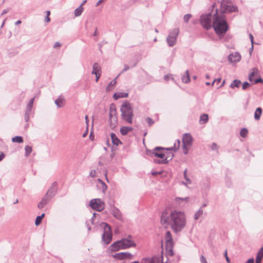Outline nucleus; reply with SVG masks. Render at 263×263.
Returning a JSON list of instances; mask_svg holds the SVG:
<instances>
[{"mask_svg":"<svg viewBox=\"0 0 263 263\" xmlns=\"http://www.w3.org/2000/svg\"><path fill=\"white\" fill-rule=\"evenodd\" d=\"M100 227L103 229L104 232L102 235V240L106 244H109L112 240V233L110 227L105 222L100 224Z\"/></svg>","mask_w":263,"mask_h":263,"instance_id":"39448f33","label":"nucleus"},{"mask_svg":"<svg viewBox=\"0 0 263 263\" xmlns=\"http://www.w3.org/2000/svg\"><path fill=\"white\" fill-rule=\"evenodd\" d=\"M175 200L179 204H181L183 202L187 203L189 201V198L185 197L183 198L180 197H176Z\"/></svg>","mask_w":263,"mask_h":263,"instance_id":"bb28decb","label":"nucleus"},{"mask_svg":"<svg viewBox=\"0 0 263 263\" xmlns=\"http://www.w3.org/2000/svg\"><path fill=\"white\" fill-rule=\"evenodd\" d=\"M208 115L207 114H203L201 116L200 119V124H204L207 122L208 121Z\"/></svg>","mask_w":263,"mask_h":263,"instance_id":"c85d7f7f","label":"nucleus"},{"mask_svg":"<svg viewBox=\"0 0 263 263\" xmlns=\"http://www.w3.org/2000/svg\"><path fill=\"white\" fill-rule=\"evenodd\" d=\"M85 120H86V123L87 125L88 126V117L87 115L85 116Z\"/></svg>","mask_w":263,"mask_h":263,"instance_id":"864d4df0","label":"nucleus"},{"mask_svg":"<svg viewBox=\"0 0 263 263\" xmlns=\"http://www.w3.org/2000/svg\"><path fill=\"white\" fill-rule=\"evenodd\" d=\"M89 205L92 209L99 212L103 211L105 208V203L99 198L92 199Z\"/></svg>","mask_w":263,"mask_h":263,"instance_id":"1a4fd4ad","label":"nucleus"},{"mask_svg":"<svg viewBox=\"0 0 263 263\" xmlns=\"http://www.w3.org/2000/svg\"><path fill=\"white\" fill-rule=\"evenodd\" d=\"M180 141L179 140H177L174 143V147L172 148L174 151H177L180 147Z\"/></svg>","mask_w":263,"mask_h":263,"instance_id":"f704fd0d","label":"nucleus"},{"mask_svg":"<svg viewBox=\"0 0 263 263\" xmlns=\"http://www.w3.org/2000/svg\"><path fill=\"white\" fill-rule=\"evenodd\" d=\"M212 27L218 35H223L228 29L225 16L223 14L218 13L217 9L216 13L212 16Z\"/></svg>","mask_w":263,"mask_h":263,"instance_id":"f03ea898","label":"nucleus"},{"mask_svg":"<svg viewBox=\"0 0 263 263\" xmlns=\"http://www.w3.org/2000/svg\"><path fill=\"white\" fill-rule=\"evenodd\" d=\"M12 141L13 142L21 143L23 142V139L21 136H15L12 138Z\"/></svg>","mask_w":263,"mask_h":263,"instance_id":"2f4dec72","label":"nucleus"},{"mask_svg":"<svg viewBox=\"0 0 263 263\" xmlns=\"http://www.w3.org/2000/svg\"><path fill=\"white\" fill-rule=\"evenodd\" d=\"M263 257V247L260 248L258 251L256 258V263H261Z\"/></svg>","mask_w":263,"mask_h":263,"instance_id":"5701e85b","label":"nucleus"},{"mask_svg":"<svg viewBox=\"0 0 263 263\" xmlns=\"http://www.w3.org/2000/svg\"><path fill=\"white\" fill-rule=\"evenodd\" d=\"M33 101H34V98H32V99H31L30 100L28 105H29L30 107H31V106H32V104H33Z\"/></svg>","mask_w":263,"mask_h":263,"instance_id":"de8ad7c7","label":"nucleus"},{"mask_svg":"<svg viewBox=\"0 0 263 263\" xmlns=\"http://www.w3.org/2000/svg\"><path fill=\"white\" fill-rule=\"evenodd\" d=\"M259 72L258 70L256 68H253L252 69V72L250 74L249 76V79L251 82H255V83L259 82V81H261V80L257 79V78L259 77Z\"/></svg>","mask_w":263,"mask_h":263,"instance_id":"2eb2a0df","label":"nucleus"},{"mask_svg":"<svg viewBox=\"0 0 263 263\" xmlns=\"http://www.w3.org/2000/svg\"><path fill=\"white\" fill-rule=\"evenodd\" d=\"M25 149L26 156H28L32 151V147L28 145L25 147Z\"/></svg>","mask_w":263,"mask_h":263,"instance_id":"e433bc0d","label":"nucleus"},{"mask_svg":"<svg viewBox=\"0 0 263 263\" xmlns=\"http://www.w3.org/2000/svg\"><path fill=\"white\" fill-rule=\"evenodd\" d=\"M112 257L116 260H125L127 259H132L133 255L129 252L117 253L111 255Z\"/></svg>","mask_w":263,"mask_h":263,"instance_id":"ddd939ff","label":"nucleus"},{"mask_svg":"<svg viewBox=\"0 0 263 263\" xmlns=\"http://www.w3.org/2000/svg\"><path fill=\"white\" fill-rule=\"evenodd\" d=\"M164 240L165 243V249L168 255L173 256L174 254L173 248L174 247V241L172 235L170 231H166L164 235Z\"/></svg>","mask_w":263,"mask_h":263,"instance_id":"423d86ee","label":"nucleus"},{"mask_svg":"<svg viewBox=\"0 0 263 263\" xmlns=\"http://www.w3.org/2000/svg\"><path fill=\"white\" fill-rule=\"evenodd\" d=\"M119 241L120 243L122 249H126L136 246V243L133 241L132 237L130 236H129L126 238H124Z\"/></svg>","mask_w":263,"mask_h":263,"instance_id":"f8f14e48","label":"nucleus"},{"mask_svg":"<svg viewBox=\"0 0 263 263\" xmlns=\"http://www.w3.org/2000/svg\"><path fill=\"white\" fill-rule=\"evenodd\" d=\"M183 174H184V179H185V180L187 182V183L188 184H190L191 183V180L189 179V178L187 176L186 170H185L184 171Z\"/></svg>","mask_w":263,"mask_h":263,"instance_id":"4c0bfd02","label":"nucleus"},{"mask_svg":"<svg viewBox=\"0 0 263 263\" xmlns=\"http://www.w3.org/2000/svg\"><path fill=\"white\" fill-rule=\"evenodd\" d=\"M129 69V67L128 65H125L124 66V69L122 70V72H125L127 70H128Z\"/></svg>","mask_w":263,"mask_h":263,"instance_id":"49530a36","label":"nucleus"},{"mask_svg":"<svg viewBox=\"0 0 263 263\" xmlns=\"http://www.w3.org/2000/svg\"><path fill=\"white\" fill-rule=\"evenodd\" d=\"M250 86V84L248 82H245V83H243L242 84V89H246V88H247L249 86Z\"/></svg>","mask_w":263,"mask_h":263,"instance_id":"79ce46f5","label":"nucleus"},{"mask_svg":"<svg viewBox=\"0 0 263 263\" xmlns=\"http://www.w3.org/2000/svg\"><path fill=\"white\" fill-rule=\"evenodd\" d=\"M21 23V21H17V22H15V25H18V24H20Z\"/></svg>","mask_w":263,"mask_h":263,"instance_id":"052dcab7","label":"nucleus"},{"mask_svg":"<svg viewBox=\"0 0 263 263\" xmlns=\"http://www.w3.org/2000/svg\"><path fill=\"white\" fill-rule=\"evenodd\" d=\"M200 214H201V213H200V211H199L198 212L196 213L195 215V219H197L198 218V217L200 216Z\"/></svg>","mask_w":263,"mask_h":263,"instance_id":"8fccbe9b","label":"nucleus"},{"mask_svg":"<svg viewBox=\"0 0 263 263\" xmlns=\"http://www.w3.org/2000/svg\"><path fill=\"white\" fill-rule=\"evenodd\" d=\"M120 111L122 118L129 124L133 123V109L129 103L125 101L121 106Z\"/></svg>","mask_w":263,"mask_h":263,"instance_id":"7ed1b4c3","label":"nucleus"},{"mask_svg":"<svg viewBox=\"0 0 263 263\" xmlns=\"http://www.w3.org/2000/svg\"><path fill=\"white\" fill-rule=\"evenodd\" d=\"M160 222L165 228L170 226L174 231L178 233L186 226V215L184 212L177 210H166L162 213Z\"/></svg>","mask_w":263,"mask_h":263,"instance_id":"f257e3e1","label":"nucleus"},{"mask_svg":"<svg viewBox=\"0 0 263 263\" xmlns=\"http://www.w3.org/2000/svg\"><path fill=\"white\" fill-rule=\"evenodd\" d=\"M5 157V155L3 153L0 152V161L3 160Z\"/></svg>","mask_w":263,"mask_h":263,"instance_id":"09e8293b","label":"nucleus"},{"mask_svg":"<svg viewBox=\"0 0 263 263\" xmlns=\"http://www.w3.org/2000/svg\"><path fill=\"white\" fill-rule=\"evenodd\" d=\"M45 22L47 23H48L50 21V18L49 16H47L45 20Z\"/></svg>","mask_w":263,"mask_h":263,"instance_id":"5fc2aeb1","label":"nucleus"},{"mask_svg":"<svg viewBox=\"0 0 263 263\" xmlns=\"http://www.w3.org/2000/svg\"><path fill=\"white\" fill-rule=\"evenodd\" d=\"M212 16L211 14L202 15L200 17V23L202 26L206 30L212 27Z\"/></svg>","mask_w":263,"mask_h":263,"instance_id":"9d476101","label":"nucleus"},{"mask_svg":"<svg viewBox=\"0 0 263 263\" xmlns=\"http://www.w3.org/2000/svg\"><path fill=\"white\" fill-rule=\"evenodd\" d=\"M122 249L119 241H117L111 245L107 249V252L108 254L111 253Z\"/></svg>","mask_w":263,"mask_h":263,"instance_id":"dca6fc26","label":"nucleus"},{"mask_svg":"<svg viewBox=\"0 0 263 263\" xmlns=\"http://www.w3.org/2000/svg\"><path fill=\"white\" fill-rule=\"evenodd\" d=\"M133 128L131 127L122 126L120 128V132L121 134L124 136L126 135L129 132H132Z\"/></svg>","mask_w":263,"mask_h":263,"instance_id":"412c9836","label":"nucleus"},{"mask_svg":"<svg viewBox=\"0 0 263 263\" xmlns=\"http://www.w3.org/2000/svg\"><path fill=\"white\" fill-rule=\"evenodd\" d=\"M219 11L222 13L237 12L238 8L229 0H221Z\"/></svg>","mask_w":263,"mask_h":263,"instance_id":"20e7f679","label":"nucleus"},{"mask_svg":"<svg viewBox=\"0 0 263 263\" xmlns=\"http://www.w3.org/2000/svg\"><path fill=\"white\" fill-rule=\"evenodd\" d=\"M192 17V15L190 14H186L184 16L183 20L184 22L187 23Z\"/></svg>","mask_w":263,"mask_h":263,"instance_id":"58836bf2","label":"nucleus"},{"mask_svg":"<svg viewBox=\"0 0 263 263\" xmlns=\"http://www.w3.org/2000/svg\"><path fill=\"white\" fill-rule=\"evenodd\" d=\"M8 11L6 10H4L3 12H2V14H6V13H7Z\"/></svg>","mask_w":263,"mask_h":263,"instance_id":"0e129e2a","label":"nucleus"},{"mask_svg":"<svg viewBox=\"0 0 263 263\" xmlns=\"http://www.w3.org/2000/svg\"><path fill=\"white\" fill-rule=\"evenodd\" d=\"M159 260L157 258H144L143 259L141 263H159Z\"/></svg>","mask_w":263,"mask_h":263,"instance_id":"b1692460","label":"nucleus"},{"mask_svg":"<svg viewBox=\"0 0 263 263\" xmlns=\"http://www.w3.org/2000/svg\"><path fill=\"white\" fill-rule=\"evenodd\" d=\"M90 175L92 177H95L96 176V171L95 170H91L90 172Z\"/></svg>","mask_w":263,"mask_h":263,"instance_id":"a18cd8bd","label":"nucleus"},{"mask_svg":"<svg viewBox=\"0 0 263 263\" xmlns=\"http://www.w3.org/2000/svg\"><path fill=\"white\" fill-rule=\"evenodd\" d=\"M46 13H47V16H49V15L50 14V11H47L46 12Z\"/></svg>","mask_w":263,"mask_h":263,"instance_id":"680f3d73","label":"nucleus"},{"mask_svg":"<svg viewBox=\"0 0 263 263\" xmlns=\"http://www.w3.org/2000/svg\"><path fill=\"white\" fill-rule=\"evenodd\" d=\"M116 83V81L115 80H113L111 82H110L109 85H108L107 87L106 88L107 91H110L112 90L114 88Z\"/></svg>","mask_w":263,"mask_h":263,"instance_id":"72a5a7b5","label":"nucleus"},{"mask_svg":"<svg viewBox=\"0 0 263 263\" xmlns=\"http://www.w3.org/2000/svg\"><path fill=\"white\" fill-rule=\"evenodd\" d=\"M102 189H103V190L104 191L106 190V189H107V186L105 184V183L104 182H102Z\"/></svg>","mask_w":263,"mask_h":263,"instance_id":"603ef678","label":"nucleus"},{"mask_svg":"<svg viewBox=\"0 0 263 263\" xmlns=\"http://www.w3.org/2000/svg\"><path fill=\"white\" fill-rule=\"evenodd\" d=\"M183 153L187 154L188 149L191 146L192 143V138L190 134H185L183 135L182 138Z\"/></svg>","mask_w":263,"mask_h":263,"instance_id":"9b49d317","label":"nucleus"},{"mask_svg":"<svg viewBox=\"0 0 263 263\" xmlns=\"http://www.w3.org/2000/svg\"><path fill=\"white\" fill-rule=\"evenodd\" d=\"M241 84V82L239 80H234L231 84L230 87L232 88H234L235 87H239Z\"/></svg>","mask_w":263,"mask_h":263,"instance_id":"cd10ccee","label":"nucleus"},{"mask_svg":"<svg viewBox=\"0 0 263 263\" xmlns=\"http://www.w3.org/2000/svg\"><path fill=\"white\" fill-rule=\"evenodd\" d=\"M247 263H254V259L253 258L252 259H249L248 261H247Z\"/></svg>","mask_w":263,"mask_h":263,"instance_id":"4d7b16f0","label":"nucleus"},{"mask_svg":"<svg viewBox=\"0 0 263 263\" xmlns=\"http://www.w3.org/2000/svg\"><path fill=\"white\" fill-rule=\"evenodd\" d=\"M86 0L82 2V3L81 4V5H82V6L83 7V5H84V4L86 3Z\"/></svg>","mask_w":263,"mask_h":263,"instance_id":"338daca9","label":"nucleus"},{"mask_svg":"<svg viewBox=\"0 0 263 263\" xmlns=\"http://www.w3.org/2000/svg\"><path fill=\"white\" fill-rule=\"evenodd\" d=\"M112 214L116 218L120 220H122L123 219V217L121 214V213L120 212L119 210L116 208H114L112 210Z\"/></svg>","mask_w":263,"mask_h":263,"instance_id":"6ab92c4d","label":"nucleus"},{"mask_svg":"<svg viewBox=\"0 0 263 263\" xmlns=\"http://www.w3.org/2000/svg\"><path fill=\"white\" fill-rule=\"evenodd\" d=\"M110 137L114 144L118 145L119 144L121 143L120 140L118 138L115 134L111 133Z\"/></svg>","mask_w":263,"mask_h":263,"instance_id":"393cba45","label":"nucleus"},{"mask_svg":"<svg viewBox=\"0 0 263 263\" xmlns=\"http://www.w3.org/2000/svg\"><path fill=\"white\" fill-rule=\"evenodd\" d=\"M224 256L226 257V259L228 263H230V260L228 256V253H227V250L225 251V252H224Z\"/></svg>","mask_w":263,"mask_h":263,"instance_id":"c03bdc74","label":"nucleus"},{"mask_svg":"<svg viewBox=\"0 0 263 263\" xmlns=\"http://www.w3.org/2000/svg\"><path fill=\"white\" fill-rule=\"evenodd\" d=\"M145 121L149 126H151L154 123V121L149 117L146 118Z\"/></svg>","mask_w":263,"mask_h":263,"instance_id":"ea45409f","label":"nucleus"},{"mask_svg":"<svg viewBox=\"0 0 263 263\" xmlns=\"http://www.w3.org/2000/svg\"><path fill=\"white\" fill-rule=\"evenodd\" d=\"M61 45L59 42H56L53 46L54 48L60 47Z\"/></svg>","mask_w":263,"mask_h":263,"instance_id":"3c124183","label":"nucleus"},{"mask_svg":"<svg viewBox=\"0 0 263 263\" xmlns=\"http://www.w3.org/2000/svg\"><path fill=\"white\" fill-rule=\"evenodd\" d=\"M55 188L56 184L53 183L50 189L48 191L46 196L42 198V200L38 204V207L39 208H43L47 203L50 198L54 194Z\"/></svg>","mask_w":263,"mask_h":263,"instance_id":"6e6552de","label":"nucleus"},{"mask_svg":"<svg viewBox=\"0 0 263 263\" xmlns=\"http://www.w3.org/2000/svg\"><path fill=\"white\" fill-rule=\"evenodd\" d=\"M179 32L178 29H175L170 33L167 38V42L169 46H173L175 44Z\"/></svg>","mask_w":263,"mask_h":263,"instance_id":"4468645a","label":"nucleus"},{"mask_svg":"<svg viewBox=\"0 0 263 263\" xmlns=\"http://www.w3.org/2000/svg\"><path fill=\"white\" fill-rule=\"evenodd\" d=\"M55 103L59 107H63L65 104V100L63 96H60L55 100Z\"/></svg>","mask_w":263,"mask_h":263,"instance_id":"aec40b11","label":"nucleus"},{"mask_svg":"<svg viewBox=\"0 0 263 263\" xmlns=\"http://www.w3.org/2000/svg\"><path fill=\"white\" fill-rule=\"evenodd\" d=\"M200 261L201 263H208V261H207L205 257L203 255L201 256Z\"/></svg>","mask_w":263,"mask_h":263,"instance_id":"37998d69","label":"nucleus"},{"mask_svg":"<svg viewBox=\"0 0 263 263\" xmlns=\"http://www.w3.org/2000/svg\"><path fill=\"white\" fill-rule=\"evenodd\" d=\"M156 152L153 153V154L156 157L160 158L161 160H159L158 163H167L169 160L172 158V155L166 156V153L162 149H160L159 147H157L155 149Z\"/></svg>","mask_w":263,"mask_h":263,"instance_id":"0eeeda50","label":"nucleus"},{"mask_svg":"<svg viewBox=\"0 0 263 263\" xmlns=\"http://www.w3.org/2000/svg\"><path fill=\"white\" fill-rule=\"evenodd\" d=\"M224 83H225V80H223V82H222L221 84L220 85H219V86H218V88L222 87L224 85Z\"/></svg>","mask_w":263,"mask_h":263,"instance_id":"13d9d810","label":"nucleus"},{"mask_svg":"<svg viewBox=\"0 0 263 263\" xmlns=\"http://www.w3.org/2000/svg\"><path fill=\"white\" fill-rule=\"evenodd\" d=\"M248 133V131L246 128H242L240 132V135L243 138H245Z\"/></svg>","mask_w":263,"mask_h":263,"instance_id":"c9c22d12","label":"nucleus"},{"mask_svg":"<svg viewBox=\"0 0 263 263\" xmlns=\"http://www.w3.org/2000/svg\"><path fill=\"white\" fill-rule=\"evenodd\" d=\"M98 182H100V183H102V182H103L101 179H98Z\"/></svg>","mask_w":263,"mask_h":263,"instance_id":"774afa93","label":"nucleus"},{"mask_svg":"<svg viewBox=\"0 0 263 263\" xmlns=\"http://www.w3.org/2000/svg\"><path fill=\"white\" fill-rule=\"evenodd\" d=\"M221 78H219L218 79H215L212 83V85H216V86H217V87L219 86L218 84L221 82Z\"/></svg>","mask_w":263,"mask_h":263,"instance_id":"a19ab883","label":"nucleus"},{"mask_svg":"<svg viewBox=\"0 0 263 263\" xmlns=\"http://www.w3.org/2000/svg\"><path fill=\"white\" fill-rule=\"evenodd\" d=\"M229 60L231 62H239L241 60V55L239 53L235 52L229 56Z\"/></svg>","mask_w":263,"mask_h":263,"instance_id":"a211bd4d","label":"nucleus"},{"mask_svg":"<svg viewBox=\"0 0 263 263\" xmlns=\"http://www.w3.org/2000/svg\"><path fill=\"white\" fill-rule=\"evenodd\" d=\"M45 214L43 213L41 216H39L36 218L35 221V224L36 226H39L41 223L42 220Z\"/></svg>","mask_w":263,"mask_h":263,"instance_id":"473e14b6","label":"nucleus"},{"mask_svg":"<svg viewBox=\"0 0 263 263\" xmlns=\"http://www.w3.org/2000/svg\"><path fill=\"white\" fill-rule=\"evenodd\" d=\"M128 97V93L123 92H118L115 93L113 98L115 100H118L119 98H126Z\"/></svg>","mask_w":263,"mask_h":263,"instance_id":"4be33fe9","label":"nucleus"},{"mask_svg":"<svg viewBox=\"0 0 263 263\" xmlns=\"http://www.w3.org/2000/svg\"><path fill=\"white\" fill-rule=\"evenodd\" d=\"M262 114V109L260 107H258L254 114V118L256 120H259L260 119L261 115Z\"/></svg>","mask_w":263,"mask_h":263,"instance_id":"a878e982","label":"nucleus"},{"mask_svg":"<svg viewBox=\"0 0 263 263\" xmlns=\"http://www.w3.org/2000/svg\"><path fill=\"white\" fill-rule=\"evenodd\" d=\"M182 80L184 83H187L190 81V77L187 71H186L182 77Z\"/></svg>","mask_w":263,"mask_h":263,"instance_id":"7c9ffc66","label":"nucleus"},{"mask_svg":"<svg viewBox=\"0 0 263 263\" xmlns=\"http://www.w3.org/2000/svg\"><path fill=\"white\" fill-rule=\"evenodd\" d=\"M164 79H165V80H167L169 79V76H167V75H166V76H165L164 77Z\"/></svg>","mask_w":263,"mask_h":263,"instance_id":"69168bd1","label":"nucleus"},{"mask_svg":"<svg viewBox=\"0 0 263 263\" xmlns=\"http://www.w3.org/2000/svg\"><path fill=\"white\" fill-rule=\"evenodd\" d=\"M101 73V69L99 65L96 63L94 64L93 66V69L92 71V73L95 74L96 77V82H98Z\"/></svg>","mask_w":263,"mask_h":263,"instance_id":"f3484780","label":"nucleus"},{"mask_svg":"<svg viewBox=\"0 0 263 263\" xmlns=\"http://www.w3.org/2000/svg\"><path fill=\"white\" fill-rule=\"evenodd\" d=\"M83 11V7L82 5H80L78 8H77L74 11V15L75 16H80L82 12Z\"/></svg>","mask_w":263,"mask_h":263,"instance_id":"c756f323","label":"nucleus"},{"mask_svg":"<svg viewBox=\"0 0 263 263\" xmlns=\"http://www.w3.org/2000/svg\"><path fill=\"white\" fill-rule=\"evenodd\" d=\"M216 144H215V143H213V147H212V148H213V149H215V148H216Z\"/></svg>","mask_w":263,"mask_h":263,"instance_id":"e2e57ef3","label":"nucleus"},{"mask_svg":"<svg viewBox=\"0 0 263 263\" xmlns=\"http://www.w3.org/2000/svg\"><path fill=\"white\" fill-rule=\"evenodd\" d=\"M249 36H250V39L251 40V41L252 43H253V36L251 34H250Z\"/></svg>","mask_w":263,"mask_h":263,"instance_id":"6e6d98bb","label":"nucleus"},{"mask_svg":"<svg viewBox=\"0 0 263 263\" xmlns=\"http://www.w3.org/2000/svg\"><path fill=\"white\" fill-rule=\"evenodd\" d=\"M152 175H153L155 176V175H156L157 174H160V173H158V172H152Z\"/></svg>","mask_w":263,"mask_h":263,"instance_id":"bf43d9fd","label":"nucleus"}]
</instances>
